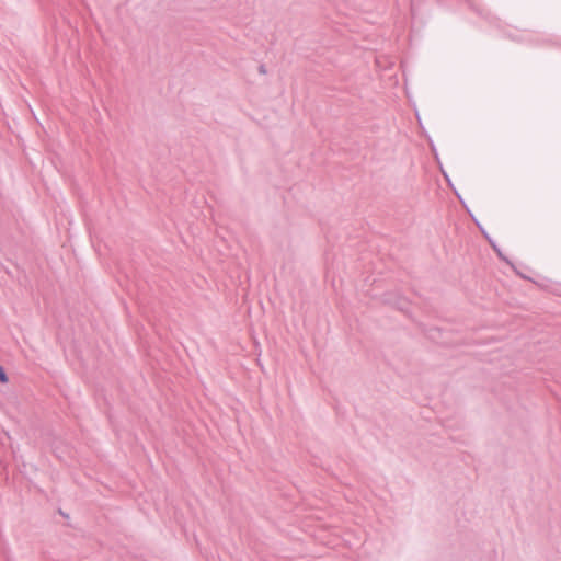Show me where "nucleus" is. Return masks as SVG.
<instances>
[{
    "label": "nucleus",
    "mask_w": 561,
    "mask_h": 561,
    "mask_svg": "<svg viewBox=\"0 0 561 561\" xmlns=\"http://www.w3.org/2000/svg\"><path fill=\"white\" fill-rule=\"evenodd\" d=\"M488 240H489L490 244L492 245V248L494 249V251L497 253V255H499L502 260L506 261V257L503 255V253L501 252V250L499 249V247H497V245H496V244H495V243H494L490 238H489Z\"/></svg>",
    "instance_id": "2"
},
{
    "label": "nucleus",
    "mask_w": 561,
    "mask_h": 561,
    "mask_svg": "<svg viewBox=\"0 0 561 561\" xmlns=\"http://www.w3.org/2000/svg\"><path fill=\"white\" fill-rule=\"evenodd\" d=\"M488 240H489L490 244L492 245V248L494 249V251L497 253V255H499L502 260L506 261V257L503 255V253L501 252V250L499 249V247H497V245H496V244H495V243H494L490 238H489Z\"/></svg>",
    "instance_id": "1"
},
{
    "label": "nucleus",
    "mask_w": 561,
    "mask_h": 561,
    "mask_svg": "<svg viewBox=\"0 0 561 561\" xmlns=\"http://www.w3.org/2000/svg\"><path fill=\"white\" fill-rule=\"evenodd\" d=\"M260 71H261V72H265V70H264V67H263V66L260 68Z\"/></svg>",
    "instance_id": "7"
},
{
    "label": "nucleus",
    "mask_w": 561,
    "mask_h": 561,
    "mask_svg": "<svg viewBox=\"0 0 561 561\" xmlns=\"http://www.w3.org/2000/svg\"><path fill=\"white\" fill-rule=\"evenodd\" d=\"M477 226H478V228H480L481 232L485 236V238L489 239V236L486 234V232L483 230V228H481L480 222H477Z\"/></svg>",
    "instance_id": "5"
},
{
    "label": "nucleus",
    "mask_w": 561,
    "mask_h": 561,
    "mask_svg": "<svg viewBox=\"0 0 561 561\" xmlns=\"http://www.w3.org/2000/svg\"><path fill=\"white\" fill-rule=\"evenodd\" d=\"M386 301H387L388 304H391V305L396 306V307H397V308H399V309H403V305H404V304H403V302H401V301H396V302H394V301H391L390 299H387Z\"/></svg>",
    "instance_id": "4"
},
{
    "label": "nucleus",
    "mask_w": 561,
    "mask_h": 561,
    "mask_svg": "<svg viewBox=\"0 0 561 561\" xmlns=\"http://www.w3.org/2000/svg\"><path fill=\"white\" fill-rule=\"evenodd\" d=\"M477 226H478V228H480L481 232L485 236V238L489 239V236L486 234V232L483 230V228H481L480 222H477Z\"/></svg>",
    "instance_id": "6"
},
{
    "label": "nucleus",
    "mask_w": 561,
    "mask_h": 561,
    "mask_svg": "<svg viewBox=\"0 0 561 561\" xmlns=\"http://www.w3.org/2000/svg\"><path fill=\"white\" fill-rule=\"evenodd\" d=\"M0 382H2V383L8 382V376L1 366H0Z\"/></svg>",
    "instance_id": "3"
}]
</instances>
